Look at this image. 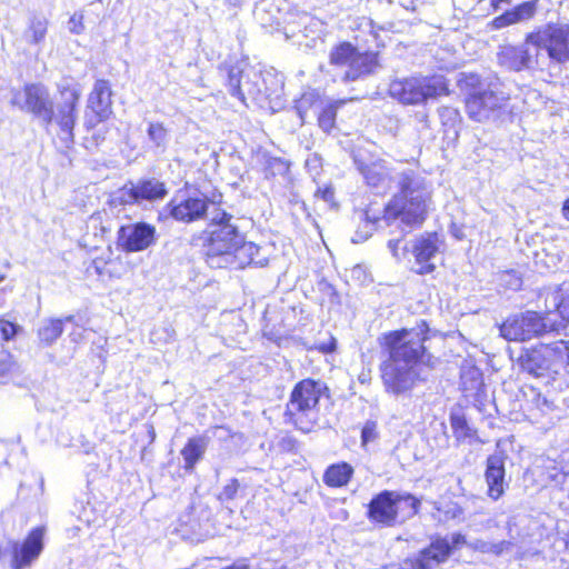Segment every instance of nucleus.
Wrapping results in <instances>:
<instances>
[{
  "label": "nucleus",
  "instance_id": "1",
  "mask_svg": "<svg viewBox=\"0 0 569 569\" xmlns=\"http://www.w3.org/2000/svg\"><path fill=\"white\" fill-rule=\"evenodd\" d=\"M428 326L425 321L411 329L389 332L385 336L388 358L381 363V379L386 390L401 395L422 380V368L433 366V357L427 352Z\"/></svg>",
  "mask_w": 569,
  "mask_h": 569
},
{
  "label": "nucleus",
  "instance_id": "2",
  "mask_svg": "<svg viewBox=\"0 0 569 569\" xmlns=\"http://www.w3.org/2000/svg\"><path fill=\"white\" fill-rule=\"evenodd\" d=\"M399 192L385 209L382 220L400 219L407 226H420L427 217L431 204V191L423 178L415 170L406 169L395 176Z\"/></svg>",
  "mask_w": 569,
  "mask_h": 569
},
{
  "label": "nucleus",
  "instance_id": "3",
  "mask_svg": "<svg viewBox=\"0 0 569 569\" xmlns=\"http://www.w3.org/2000/svg\"><path fill=\"white\" fill-rule=\"evenodd\" d=\"M207 232L209 234L206 244L207 263L211 268L229 267L230 252L237 244L242 243L243 237L234 223V218L223 210H212Z\"/></svg>",
  "mask_w": 569,
  "mask_h": 569
},
{
  "label": "nucleus",
  "instance_id": "4",
  "mask_svg": "<svg viewBox=\"0 0 569 569\" xmlns=\"http://www.w3.org/2000/svg\"><path fill=\"white\" fill-rule=\"evenodd\" d=\"M327 391V386L320 380L303 379L298 382L286 406L287 421L303 432H310L318 420L319 399Z\"/></svg>",
  "mask_w": 569,
  "mask_h": 569
},
{
  "label": "nucleus",
  "instance_id": "5",
  "mask_svg": "<svg viewBox=\"0 0 569 569\" xmlns=\"http://www.w3.org/2000/svg\"><path fill=\"white\" fill-rule=\"evenodd\" d=\"M563 328L565 325L557 319L556 312L526 311L508 318L499 330L506 340L528 341L552 333L559 335Z\"/></svg>",
  "mask_w": 569,
  "mask_h": 569
},
{
  "label": "nucleus",
  "instance_id": "6",
  "mask_svg": "<svg viewBox=\"0 0 569 569\" xmlns=\"http://www.w3.org/2000/svg\"><path fill=\"white\" fill-rule=\"evenodd\" d=\"M388 92L403 106H418L448 96L449 88L443 76H413L391 80Z\"/></svg>",
  "mask_w": 569,
  "mask_h": 569
},
{
  "label": "nucleus",
  "instance_id": "7",
  "mask_svg": "<svg viewBox=\"0 0 569 569\" xmlns=\"http://www.w3.org/2000/svg\"><path fill=\"white\" fill-rule=\"evenodd\" d=\"M329 63L340 71V80L345 83L371 76L380 68L377 52L360 51L349 41L331 48Z\"/></svg>",
  "mask_w": 569,
  "mask_h": 569
},
{
  "label": "nucleus",
  "instance_id": "8",
  "mask_svg": "<svg viewBox=\"0 0 569 569\" xmlns=\"http://www.w3.org/2000/svg\"><path fill=\"white\" fill-rule=\"evenodd\" d=\"M509 97L492 87L477 89L466 99L468 117L481 123H501L510 118Z\"/></svg>",
  "mask_w": 569,
  "mask_h": 569
},
{
  "label": "nucleus",
  "instance_id": "9",
  "mask_svg": "<svg viewBox=\"0 0 569 569\" xmlns=\"http://www.w3.org/2000/svg\"><path fill=\"white\" fill-rule=\"evenodd\" d=\"M418 508L419 500L415 497L386 490L370 501L368 517L379 525L393 527L413 517L418 512Z\"/></svg>",
  "mask_w": 569,
  "mask_h": 569
},
{
  "label": "nucleus",
  "instance_id": "10",
  "mask_svg": "<svg viewBox=\"0 0 569 569\" xmlns=\"http://www.w3.org/2000/svg\"><path fill=\"white\" fill-rule=\"evenodd\" d=\"M81 97V88L71 80H63L58 83V98L52 101L43 124L56 123L66 141H73V128L78 119V104Z\"/></svg>",
  "mask_w": 569,
  "mask_h": 569
},
{
  "label": "nucleus",
  "instance_id": "11",
  "mask_svg": "<svg viewBox=\"0 0 569 569\" xmlns=\"http://www.w3.org/2000/svg\"><path fill=\"white\" fill-rule=\"evenodd\" d=\"M529 43L538 48V53L545 50L551 62L562 64L569 61V24L548 26L528 34Z\"/></svg>",
  "mask_w": 569,
  "mask_h": 569
},
{
  "label": "nucleus",
  "instance_id": "12",
  "mask_svg": "<svg viewBox=\"0 0 569 569\" xmlns=\"http://www.w3.org/2000/svg\"><path fill=\"white\" fill-rule=\"evenodd\" d=\"M219 70L227 80L229 93L238 98L246 106H248L247 100H249L250 87L254 84L256 88L260 90L263 89L261 70L249 66L244 61H238L236 63L226 62Z\"/></svg>",
  "mask_w": 569,
  "mask_h": 569
},
{
  "label": "nucleus",
  "instance_id": "13",
  "mask_svg": "<svg viewBox=\"0 0 569 569\" xmlns=\"http://www.w3.org/2000/svg\"><path fill=\"white\" fill-rule=\"evenodd\" d=\"M518 366L522 372L533 378H550L557 375L560 365L553 342L523 349L518 358Z\"/></svg>",
  "mask_w": 569,
  "mask_h": 569
},
{
  "label": "nucleus",
  "instance_id": "14",
  "mask_svg": "<svg viewBox=\"0 0 569 569\" xmlns=\"http://www.w3.org/2000/svg\"><path fill=\"white\" fill-rule=\"evenodd\" d=\"M168 194L166 184L156 178L141 179L137 183L129 182L112 194L108 204L116 209L126 204H141L143 201H158Z\"/></svg>",
  "mask_w": 569,
  "mask_h": 569
},
{
  "label": "nucleus",
  "instance_id": "15",
  "mask_svg": "<svg viewBox=\"0 0 569 569\" xmlns=\"http://www.w3.org/2000/svg\"><path fill=\"white\" fill-rule=\"evenodd\" d=\"M49 89L42 83H28L22 89H12L10 104L21 111L31 113L43 123L49 117L52 103Z\"/></svg>",
  "mask_w": 569,
  "mask_h": 569
},
{
  "label": "nucleus",
  "instance_id": "16",
  "mask_svg": "<svg viewBox=\"0 0 569 569\" xmlns=\"http://www.w3.org/2000/svg\"><path fill=\"white\" fill-rule=\"evenodd\" d=\"M498 63L511 71H521L540 66L538 48L529 43L528 36L520 46H503L497 53Z\"/></svg>",
  "mask_w": 569,
  "mask_h": 569
},
{
  "label": "nucleus",
  "instance_id": "17",
  "mask_svg": "<svg viewBox=\"0 0 569 569\" xmlns=\"http://www.w3.org/2000/svg\"><path fill=\"white\" fill-rule=\"evenodd\" d=\"M111 97L110 82L104 79L97 80L87 100V108L93 113L92 116H86L84 126L87 129H92L98 123L109 119L112 113Z\"/></svg>",
  "mask_w": 569,
  "mask_h": 569
},
{
  "label": "nucleus",
  "instance_id": "18",
  "mask_svg": "<svg viewBox=\"0 0 569 569\" xmlns=\"http://www.w3.org/2000/svg\"><path fill=\"white\" fill-rule=\"evenodd\" d=\"M156 242V228L147 222L128 223L118 230V246L126 252L148 249Z\"/></svg>",
  "mask_w": 569,
  "mask_h": 569
},
{
  "label": "nucleus",
  "instance_id": "19",
  "mask_svg": "<svg viewBox=\"0 0 569 569\" xmlns=\"http://www.w3.org/2000/svg\"><path fill=\"white\" fill-rule=\"evenodd\" d=\"M438 249V238L436 233H428L415 239L411 252L416 259V263L419 266V268L416 269L417 273L427 274L435 270L432 259L436 257Z\"/></svg>",
  "mask_w": 569,
  "mask_h": 569
},
{
  "label": "nucleus",
  "instance_id": "20",
  "mask_svg": "<svg viewBox=\"0 0 569 569\" xmlns=\"http://www.w3.org/2000/svg\"><path fill=\"white\" fill-rule=\"evenodd\" d=\"M261 81L263 89L256 88L253 84L249 88V100L253 103H263L267 100L278 99L283 90V77L276 70H261Z\"/></svg>",
  "mask_w": 569,
  "mask_h": 569
},
{
  "label": "nucleus",
  "instance_id": "21",
  "mask_svg": "<svg viewBox=\"0 0 569 569\" xmlns=\"http://www.w3.org/2000/svg\"><path fill=\"white\" fill-rule=\"evenodd\" d=\"M486 481L488 496L498 500L505 493V457L500 453L491 455L487 459Z\"/></svg>",
  "mask_w": 569,
  "mask_h": 569
},
{
  "label": "nucleus",
  "instance_id": "22",
  "mask_svg": "<svg viewBox=\"0 0 569 569\" xmlns=\"http://www.w3.org/2000/svg\"><path fill=\"white\" fill-rule=\"evenodd\" d=\"M170 214L173 219L182 222H192L204 217L208 210L206 198L189 197L179 203H169Z\"/></svg>",
  "mask_w": 569,
  "mask_h": 569
},
{
  "label": "nucleus",
  "instance_id": "23",
  "mask_svg": "<svg viewBox=\"0 0 569 569\" xmlns=\"http://www.w3.org/2000/svg\"><path fill=\"white\" fill-rule=\"evenodd\" d=\"M359 171L363 176L368 186L377 190V192H385L391 187V176L387 166L381 161L365 164L356 161Z\"/></svg>",
  "mask_w": 569,
  "mask_h": 569
},
{
  "label": "nucleus",
  "instance_id": "24",
  "mask_svg": "<svg viewBox=\"0 0 569 569\" xmlns=\"http://www.w3.org/2000/svg\"><path fill=\"white\" fill-rule=\"evenodd\" d=\"M537 12V0L523 2L512 10L506 11L503 14L496 17L491 21L493 29H501L513 23L527 21Z\"/></svg>",
  "mask_w": 569,
  "mask_h": 569
},
{
  "label": "nucleus",
  "instance_id": "25",
  "mask_svg": "<svg viewBox=\"0 0 569 569\" xmlns=\"http://www.w3.org/2000/svg\"><path fill=\"white\" fill-rule=\"evenodd\" d=\"M260 247L253 242H246L242 239V243L234 247L230 253V264H234L237 268H244L249 264H262V261L258 259Z\"/></svg>",
  "mask_w": 569,
  "mask_h": 569
},
{
  "label": "nucleus",
  "instance_id": "26",
  "mask_svg": "<svg viewBox=\"0 0 569 569\" xmlns=\"http://www.w3.org/2000/svg\"><path fill=\"white\" fill-rule=\"evenodd\" d=\"M353 468L347 462L329 466L323 475V482L328 487L339 488L346 486L353 476Z\"/></svg>",
  "mask_w": 569,
  "mask_h": 569
},
{
  "label": "nucleus",
  "instance_id": "27",
  "mask_svg": "<svg viewBox=\"0 0 569 569\" xmlns=\"http://www.w3.org/2000/svg\"><path fill=\"white\" fill-rule=\"evenodd\" d=\"M72 316L64 319H46L41 322L38 329V338L43 346H51L62 333L63 322H71Z\"/></svg>",
  "mask_w": 569,
  "mask_h": 569
},
{
  "label": "nucleus",
  "instance_id": "28",
  "mask_svg": "<svg viewBox=\"0 0 569 569\" xmlns=\"http://www.w3.org/2000/svg\"><path fill=\"white\" fill-rule=\"evenodd\" d=\"M208 447L206 437H194L188 440L181 450L184 460V469L192 470L194 465L202 458Z\"/></svg>",
  "mask_w": 569,
  "mask_h": 569
},
{
  "label": "nucleus",
  "instance_id": "29",
  "mask_svg": "<svg viewBox=\"0 0 569 569\" xmlns=\"http://www.w3.org/2000/svg\"><path fill=\"white\" fill-rule=\"evenodd\" d=\"M49 21L43 14H32L23 32L24 40L30 44L41 43L47 34Z\"/></svg>",
  "mask_w": 569,
  "mask_h": 569
},
{
  "label": "nucleus",
  "instance_id": "30",
  "mask_svg": "<svg viewBox=\"0 0 569 569\" xmlns=\"http://www.w3.org/2000/svg\"><path fill=\"white\" fill-rule=\"evenodd\" d=\"M450 425L457 441L472 438L476 431L468 425L466 417L460 411L451 412Z\"/></svg>",
  "mask_w": 569,
  "mask_h": 569
},
{
  "label": "nucleus",
  "instance_id": "31",
  "mask_svg": "<svg viewBox=\"0 0 569 569\" xmlns=\"http://www.w3.org/2000/svg\"><path fill=\"white\" fill-rule=\"evenodd\" d=\"M147 134L157 151L163 152L168 144V131L160 122H150Z\"/></svg>",
  "mask_w": 569,
  "mask_h": 569
},
{
  "label": "nucleus",
  "instance_id": "32",
  "mask_svg": "<svg viewBox=\"0 0 569 569\" xmlns=\"http://www.w3.org/2000/svg\"><path fill=\"white\" fill-rule=\"evenodd\" d=\"M439 118L445 128L453 130L455 134H458V128L461 122V116L458 109L452 107H441L439 109Z\"/></svg>",
  "mask_w": 569,
  "mask_h": 569
},
{
  "label": "nucleus",
  "instance_id": "33",
  "mask_svg": "<svg viewBox=\"0 0 569 569\" xmlns=\"http://www.w3.org/2000/svg\"><path fill=\"white\" fill-rule=\"evenodd\" d=\"M341 103H343V102L340 101V102L330 103L329 106L323 108V110L320 112V114L318 117V122H319V127L323 131L329 132L335 127L337 109H338L339 104H341Z\"/></svg>",
  "mask_w": 569,
  "mask_h": 569
},
{
  "label": "nucleus",
  "instance_id": "34",
  "mask_svg": "<svg viewBox=\"0 0 569 569\" xmlns=\"http://www.w3.org/2000/svg\"><path fill=\"white\" fill-rule=\"evenodd\" d=\"M512 543L506 540L499 541V542H486L480 541L478 548L482 552H490L493 555H501L502 552L509 550L511 548Z\"/></svg>",
  "mask_w": 569,
  "mask_h": 569
},
{
  "label": "nucleus",
  "instance_id": "35",
  "mask_svg": "<svg viewBox=\"0 0 569 569\" xmlns=\"http://www.w3.org/2000/svg\"><path fill=\"white\" fill-rule=\"evenodd\" d=\"M363 216L366 218V224H365L366 230L365 231L358 230L356 232V237L352 239L353 242H360V241L367 240L370 237V234L372 233V231L375 229V224L381 220L379 218H371L369 216L368 211H366L363 213Z\"/></svg>",
  "mask_w": 569,
  "mask_h": 569
},
{
  "label": "nucleus",
  "instance_id": "36",
  "mask_svg": "<svg viewBox=\"0 0 569 569\" xmlns=\"http://www.w3.org/2000/svg\"><path fill=\"white\" fill-rule=\"evenodd\" d=\"M552 305L557 310V319L561 318L569 320V296L560 299L558 292L552 293Z\"/></svg>",
  "mask_w": 569,
  "mask_h": 569
},
{
  "label": "nucleus",
  "instance_id": "37",
  "mask_svg": "<svg viewBox=\"0 0 569 569\" xmlns=\"http://www.w3.org/2000/svg\"><path fill=\"white\" fill-rule=\"evenodd\" d=\"M19 330H21L20 326L0 319V341H8L12 339L18 333Z\"/></svg>",
  "mask_w": 569,
  "mask_h": 569
},
{
  "label": "nucleus",
  "instance_id": "38",
  "mask_svg": "<svg viewBox=\"0 0 569 569\" xmlns=\"http://www.w3.org/2000/svg\"><path fill=\"white\" fill-rule=\"evenodd\" d=\"M239 490V481L237 479H231L229 483H227L221 492L218 496V499L221 502H228L236 498L237 492Z\"/></svg>",
  "mask_w": 569,
  "mask_h": 569
},
{
  "label": "nucleus",
  "instance_id": "39",
  "mask_svg": "<svg viewBox=\"0 0 569 569\" xmlns=\"http://www.w3.org/2000/svg\"><path fill=\"white\" fill-rule=\"evenodd\" d=\"M555 350L557 353V358L560 365V368L565 365H569V342L560 339L553 341Z\"/></svg>",
  "mask_w": 569,
  "mask_h": 569
},
{
  "label": "nucleus",
  "instance_id": "40",
  "mask_svg": "<svg viewBox=\"0 0 569 569\" xmlns=\"http://www.w3.org/2000/svg\"><path fill=\"white\" fill-rule=\"evenodd\" d=\"M378 438L377 423L375 421H367L361 430L362 445L375 441Z\"/></svg>",
  "mask_w": 569,
  "mask_h": 569
},
{
  "label": "nucleus",
  "instance_id": "41",
  "mask_svg": "<svg viewBox=\"0 0 569 569\" xmlns=\"http://www.w3.org/2000/svg\"><path fill=\"white\" fill-rule=\"evenodd\" d=\"M82 20L81 13H73L69 20V30L74 34H80L84 30Z\"/></svg>",
  "mask_w": 569,
  "mask_h": 569
},
{
  "label": "nucleus",
  "instance_id": "42",
  "mask_svg": "<svg viewBox=\"0 0 569 569\" xmlns=\"http://www.w3.org/2000/svg\"><path fill=\"white\" fill-rule=\"evenodd\" d=\"M269 169L272 170V173H284L288 170V163L279 158H272L268 161Z\"/></svg>",
  "mask_w": 569,
  "mask_h": 569
},
{
  "label": "nucleus",
  "instance_id": "43",
  "mask_svg": "<svg viewBox=\"0 0 569 569\" xmlns=\"http://www.w3.org/2000/svg\"><path fill=\"white\" fill-rule=\"evenodd\" d=\"M13 366L12 357L9 353L0 355V376L8 373Z\"/></svg>",
  "mask_w": 569,
  "mask_h": 569
},
{
  "label": "nucleus",
  "instance_id": "44",
  "mask_svg": "<svg viewBox=\"0 0 569 569\" xmlns=\"http://www.w3.org/2000/svg\"><path fill=\"white\" fill-rule=\"evenodd\" d=\"M399 244H400V240L399 239H397V240H389V242H388V248L391 251L392 256L396 257V258H398Z\"/></svg>",
  "mask_w": 569,
  "mask_h": 569
},
{
  "label": "nucleus",
  "instance_id": "45",
  "mask_svg": "<svg viewBox=\"0 0 569 569\" xmlns=\"http://www.w3.org/2000/svg\"><path fill=\"white\" fill-rule=\"evenodd\" d=\"M319 193H321V197L325 201H330L333 198V191L330 188H326L325 190H319Z\"/></svg>",
  "mask_w": 569,
  "mask_h": 569
},
{
  "label": "nucleus",
  "instance_id": "46",
  "mask_svg": "<svg viewBox=\"0 0 569 569\" xmlns=\"http://www.w3.org/2000/svg\"><path fill=\"white\" fill-rule=\"evenodd\" d=\"M226 4L230 9H240L243 4V0H226Z\"/></svg>",
  "mask_w": 569,
  "mask_h": 569
},
{
  "label": "nucleus",
  "instance_id": "47",
  "mask_svg": "<svg viewBox=\"0 0 569 569\" xmlns=\"http://www.w3.org/2000/svg\"><path fill=\"white\" fill-rule=\"evenodd\" d=\"M101 222V214L100 213H97V214H92L89 219V226H93L96 227L98 223Z\"/></svg>",
  "mask_w": 569,
  "mask_h": 569
},
{
  "label": "nucleus",
  "instance_id": "48",
  "mask_svg": "<svg viewBox=\"0 0 569 569\" xmlns=\"http://www.w3.org/2000/svg\"><path fill=\"white\" fill-rule=\"evenodd\" d=\"M562 213L563 217L569 221V199L563 202Z\"/></svg>",
  "mask_w": 569,
  "mask_h": 569
},
{
  "label": "nucleus",
  "instance_id": "49",
  "mask_svg": "<svg viewBox=\"0 0 569 569\" xmlns=\"http://www.w3.org/2000/svg\"><path fill=\"white\" fill-rule=\"evenodd\" d=\"M163 331L166 332L167 337L164 338V341L168 342L173 339V330L169 328H163Z\"/></svg>",
  "mask_w": 569,
  "mask_h": 569
},
{
  "label": "nucleus",
  "instance_id": "50",
  "mask_svg": "<svg viewBox=\"0 0 569 569\" xmlns=\"http://www.w3.org/2000/svg\"><path fill=\"white\" fill-rule=\"evenodd\" d=\"M224 569H249L247 565H232L230 567H227Z\"/></svg>",
  "mask_w": 569,
  "mask_h": 569
},
{
  "label": "nucleus",
  "instance_id": "51",
  "mask_svg": "<svg viewBox=\"0 0 569 569\" xmlns=\"http://www.w3.org/2000/svg\"><path fill=\"white\" fill-rule=\"evenodd\" d=\"M520 286H521L520 279H516L515 282H513L515 289L520 288Z\"/></svg>",
  "mask_w": 569,
  "mask_h": 569
},
{
  "label": "nucleus",
  "instance_id": "52",
  "mask_svg": "<svg viewBox=\"0 0 569 569\" xmlns=\"http://www.w3.org/2000/svg\"><path fill=\"white\" fill-rule=\"evenodd\" d=\"M149 432H150V435H151V437H152V439H153V438H154V429H153V427H150Z\"/></svg>",
  "mask_w": 569,
  "mask_h": 569
},
{
  "label": "nucleus",
  "instance_id": "53",
  "mask_svg": "<svg viewBox=\"0 0 569 569\" xmlns=\"http://www.w3.org/2000/svg\"><path fill=\"white\" fill-rule=\"evenodd\" d=\"M101 230H102V232H107V231H110V228L102 227Z\"/></svg>",
  "mask_w": 569,
  "mask_h": 569
},
{
  "label": "nucleus",
  "instance_id": "54",
  "mask_svg": "<svg viewBox=\"0 0 569 569\" xmlns=\"http://www.w3.org/2000/svg\"><path fill=\"white\" fill-rule=\"evenodd\" d=\"M2 280H3V277H2V276H0V282H1Z\"/></svg>",
  "mask_w": 569,
  "mask_h": 569
}]
</instances>
